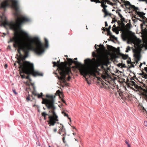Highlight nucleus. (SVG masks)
Returning <instances> with one entry per match:
<instances>
[{
  "instance_id": "1",
  "label": "nucleus",
  "mask_w": 147,
  "mask_h": 147,
  "mask_svg": "<svg viewBox=\"0 0 147 147\" xmlns=\"http://www.w3.org/2000/svg\"><path fill=\"white\" fill-rule=\"evenodd\" d=\"M7 10H0V24L1 26L9 27L11 29L16 30L17 28H20L23 24L31 21L30 19L22 12L21 10H12L15 22H8L5 18V13Z\"/></svg>"
},
{
  "instance_id": "2",
  "label": "nucleus",
  "mask_w": 147,
  "mask_h": 147,
  "mask_svg": "<svg viewBox=\"0 0 147 147\" xmlns=\"http://www.w3.org/2000/svg\"><path fill=\"white\" fill-rule=\"evenodd\" d=\"M32 94L34 96H37L38 98H42V103L45 105L49 111L48 114H47L45 112H42V115L44 117L45 119L46 117L48 116L49 120L48 124L50 126H54L56 122L58 121V116L55 112L56 109V107L55 106V96L53 95L47 94L46 96V98H45L43 97L44 96L42 92L40 94L33 92Z\"/></svg>"
},
{
  "instance_id": "3",
  "label": "nucleus",
  "mask_w": 147,
  "mask_h": 147,
  "mask_svg": "<svg viewBox=\"0 0 147 147\" xmlns=\"http://www.w3.org/2000/svg\"><path fill=\"white\" fill-rule=\"evenodd\" d=\"M13 42V46L17 49L18 55L17 54L16 55L18 57V63L21 68L24 67V60L27 58L28 56L29 49L20 40L18 41L14 38H11L9 42Z\"/></svg>"
},
{
  "instance_id": "4",
  "label": "nucleus",
  "mask_w": 147,
  "mask_h": 147,
  "mask_svg": "<svg viewBox=\"0 0 147 147\" xmlns=\"http://www.w3.org/2000/svg\"><path fill=\"white\" fill-rule=\"evenodd\" d=\"M25 70L24 71L25 74L27 75L26 76L25 78L29 80L30 81H31L30 78V75H32L34 76H43V74L39 71L35 70L34 68V64L29 61H25Z\"/></svg>"
},
{
  "instance_id": "5",
  "label": "nucleus",
  "mask_w": 147,
  "mask_h": 147,
  "mask_svg": "<svg viewBox=\"0 0 147 147\" xmlns=\"http://www.w3.org/2000/svg\"><path fill=\"white\" fill-rule=\"evenodd\" d=\"M67 55H65V57H67V60L65 59V86L66 85L65 82V79L68 81H69L71 78V77L69 75L70 74H71V66L72 63H74L76 65V64H79L80 65L82 64L81 63L78 62V61H75L72 59L68 58Z\"/></svg>"
},
{
  "instance_id": "6",
  "label": "nucleus",
  "mask_w": 147,
  "mask_h": 147,
  "mask_svg": "<svg viewBox=\"0 0 147 147\" xmlns=\"http://www.w3.org/2000/svg\"><path fill=\"white\" fill-rule=\"evenodd\" d=\"M52 63L53 64V67L57 66V69L60 75L59 78V80L64 82V63L61 62V63H60L59 60L57 62L55 61H53Z\"/></svg>"
},
{
  "instance_id": "7",
  "label": "nucleus",
  "mask_w": 147,
  "mask_h": 147,
  "mask_svg": "<svg viewBox=\"0 0 147 147\" xmlns=\"http://www.w3.org/2000/svg\"><path fill=\"white\" fill-rule=\"evenodd\" d=\"M37 38L39 41V44L35 46L32 45V49L36 54L40 55L43 54L45 52L44 45L42 42L39 40L38 38Z\"/></svg>"
},
{
  "instance_id": "8",
  "label": "nucleus",
  "mask_w": 147,
  "mask_h": 147,
  "mask_svg": "<svg viewBox=\"0 0 147 147\" xmlns=\"http://www.w3.org/2000/svg\"><path fill=\"white\" fill-rule=\"evenodd\" d=\"M91 1L94 2L96 3H101V6L104 9H106L107 6L106 5V3L107 4L113 5V4L109 0H90Z\"/></svg>"
},
{
  "instance_id": "9",
  "label": "nucleus",
  "mask_w": 147,
  "mask_h": 147,
  "mask_svg": "<svg viewBox=\"0 0 147 147\" xmlns=\"http://www.w3.org/2000/svg\"><path fill=\"white\" fill-rule=\"evenodd\" d=\"M9 0H5L2 1L0 4V8L5 9L9 7L10 5L9 3Z\"/></svg>"
},
{
  "instance_id": "10",
  "label": "nucleus",
  "mask_w": 147,
  "mask_h": 147,
  "mask_svg": "<svg viewBox=\"0 0 147 147\" xmlns=\"http://www.w3.org/2000/svg\"><path fill=\"white\" fill-rule=\"evenodd\" d=\"M124 4L127 9H139L138 7L131 5L128 1H125Z\"/></svg>"
},
{
  "instance_id": "11",
  "label": "nucleus",
  "mask_w": 147,
  "mask_h": 147,
  "mask_svg": "<svg viewBox=\"0 0 147 147\" xmlns=\"http://www.w3.org/2000/svg\"><path fill=\"white\" fill-rule=\"evenodd\" d=\"M11 3V7L14 9H19V6L18 1L17 0H10Z\"/></svg>"
},
{
  "instance_id": "12",
  "label": "nucleus",
  "mask_w": 147,
  "mask_h": 147,
  "mask_svg": "<svg viewBox=\"0 0 147 147\" xmlns=\"http://www.w3.org/2000/svg\"><path fill=\"white\" fill-rule=\"evenodd\" d=\"M81 74L84 77L85 80L87 82L88 81V78H86V76H87L88 74V71L87 69L84 68L81 69L80 71Z\"/></svg>"
},
{
  "instance_id": "13",
  "label": "nucleus",
  "mask_w": 147,
  "mask_h": 147,
  "mask_svg": "<svg viewBox=\"0 0 147 147\" xmlns=\"http://www.w3.org/2000/svg\"><path fill=\"white\" fill-rule=\"evenodd\" d=\"M102 11L104 12L105 14V15L104 16V18H105L107 16H111L112 14L111 13H109L108 11H107V10H102Z\"/></svg>"
},
{
  "instance_id": "14",
  "label": "nucleus",
  "mask_w": 147,
  "mask_h": 147,
  "mask_svg": "<svg viewBox=\"0 0 147 147\" xmlns=\"http://www.w3.org/2000/svg\"><path fill=\"white\" fill-rule=\"evenodd\" d=\"M56 94L57 95H58L59 96H60L61 95L63 97V93L59 90H58L57 91L56 93Z\"/></svg>"
},
{
  "instance_id": "15",
  "label": "nucleus",
  "mask_w": 147,
  "mask_h": 147,
  "mask_svg": "<svg viewBox=\"0 0 147 147\" xmlns=\"http://www.w3.org/2000/svg\"><path fill=\"white\" fill-rule=\"evenodd\" d=\"M90 60H91L90 59H89V58H88V59H85L84 60V63L86 65H88L89 63V62L88 61H90Z\"/></svg>"
},
{
  "instance_id": "16",
  "label": "nucleus",
  "mask_w": 147,
  "mask_h": 147,
  "mask_svg": "<svg viewBox=\"0 0 147 147\" xmlns=\"http://www.w3.org/2000/svg\"><path fill=\"white\" fill-rule=\"evenodd\" d=\"M137 14L140 17H142L145 15V13L143 12H137Z\"/></svg>"
},
{
  "instance_id": "17",
  "label": "nucleus",
  "mask_w": 147,
  "mask_h": 147,
  "mask_svg": "<svg viewBox=\"0 0 147 147\" xmlns=\"http://www.w3.org/2000/svg\"><path fill=\"white\" fill-rule=\"evenodd\" d=\"M44 39L46 45V48H47L48 47L49 45L48 41L46 38H45Z\"/></svg>"
},
{
  "instance_id": "18",
  "label": "nucleus",
  "mask_w": 147,
  "mask_h": 147,
  "mask_svg": "<svg viewBox=\"0 0 147 147\" xmlns=\"http://www.w3.org/2000/svg\"><path fill=\"white\" fill-rule=\"evenodd\" d=\"M139 74L141 76H144V78L145 79H146L147 78V74H146L144 73H140Z\"/></svg>"
},
{
  "instance_id": "19",
  "label": "nucleus",
  "mask_w": 147,
  "mask_h": 147,
  "mask_svg": "<svg viewBox=\"0 0 147 147\" xmlns=\"http://www.w3.org/2000/svg\"><path fill=\"white\" fill-rule=\"evenodd\" d=\"M122 58L123 59H127L128 57V55H124L123 54L122 55Z\"/></svg>"
},
{
  "instance_id": "20",
  "label": "nucleus",
  "mask_w": 147,
  "mask_h": 147,
  "mask_svg": "<svg viewBox=\"0 0 147 147\" xmlns=\"http://www.w3.org/2000/svg\"><path fill=\"white\" fill-rule=\"evenodd\" d=\"M121 10H116V12L117 13H118L119 17L121 18L123 17L122 15L119 13V11H121Z\"/></svg>"
},
{
  "instance_id": "21",
  "label": "nucleus",
  "mask_w": 147,
  "mask_h": 147,
  "mask_svg": "<svg viewBox=\"0 0 147 147\" xmlns=\"http://www.w3.org/2000/svg\"><path fill=\"white\" fill-rule=\"evenodd\" d=\"M107 36L110 35L112 37V33L110 31V30H107Z\"/></svg>"
},
{
  "instance_id": "22",
  "label": "nucleus",
  "mask_w": 147,
  "mask_h": 147,
  "mask_svg": "<svg viewBox=\"0 0 147 147\" xmlns=\"http://www.w3.org/2000/svg\"><path fill=\"white\" fill-rule=\"evenodd\" d=\"M130 50V48L129 46H128L126 48V50L125 51V52L127 53Z\"/></svg>"
},
{
  "instance_id": "23",
  "label": "nucleus",
  "mask_w": 147,
  "mask_h": 147,
  "mask_svg": "<svg viewBox=\"0 0 147 147\" xmlns=\"http://www.w3.org/2000/svg\"><path fill=\"white\" fill-rule=\"evenodd\" d=\"M129 59L127 61V63L128 64H131V58L130 57H129Z\"/></svg>"
},
{
  "instance_id": "24",
  "label": "nucleus",
  "mask_w": 147,
  "mask_h": 147,
  "mask_svg": "<svg viewBox=\"0 0 147 147\" xmlns=\"http://www.w3.org/2000/svg\"><path fill=\"white\" fill-rule=\"evenodd\" d=\"M121 21L123 22H127V21H125V18H123V16L121 18Z\"/></svg>"
},
{
  "instance_id": "25",
  "label": "nucleus",
  "mask_w": 147,
  "mask_h": 147,
  "mask_svg": "<svg viewBox=\"0 0 147 147\" xmlns=\"http://www.w3.org/2000/svg\"><path fill=\"white\" fill-rule=\"evenodd\" d=\"M65 117H66L70 120V122L71 121V118L68 117V114L65 113Z\"/></svg>"
},
{
  "instance_id": "26",
  "label": "nucleus",
  "mask_w": 147,
  "mask_h": 147,
  "mask_svg": "<svg viewBox=\"0 0 147 147\" xmlns=\"http://www.w3.org/2000/svg\"><path fill=\"white\" fill-rule=\"evenodd\" d=\"M20 76H21L22 79H24V78H26V76L25 74L22 75L21 74Z\"/></svg>"
},
{
  "instance_id": "27",
  "label": "nucleus",
  "mask_w": 147,
  "mask_h": 147,
  "mask_svg": "<svg viewBox=\"0 0 147 147\" xmlns=\"http://www.w3.org/2000/svg\"><path fill=\"white\" fill-rule=\"evenodd\" d=\"M140 54H139V55H138V61L136 62L137 63L138 62V61H139L140 60Z\"/></svg>"
},
{
  "instance_id": "28",
  "label": "nucleus",
  "mask_w": 147,
  "mask_h": 147,
  "mask_svg": "<svg viewBox=\"0 0 147 147\" xmlns=\"http://www.w3.org/2000/svg\"><path fill=\"white\" fill-rule=\"evenodd\" d=\"M121 37H122V39L123 40V41H125L126 40V38H124V36H123L122 35V34L121 35Z\"/></svg>"
},
{
  "instance_id": "29",
  "label": "nucleus",
  "mask_w": 147,
  "mask_h": 147,
  "mask_svg": "<svg viewBox=\"0 0 147 147\" xmlns=\"http://www.w3.org/2000/svg\"><path fill=\"white\" fill-rule=\"evenodd\" d=\"M125 143L127 145L128 147H131V146L130 144L127 142V141H126L125 142Z\"/></svg>"
},
{
  "instance_id": "30",
  "label": "nucleus",
  "mask_w": 147,
  "mask_h": 147,
  "mask_svg": "<svg viewBox=\"0 0 147 147\" xmlns=\"http://www.w3.org/2000/svg\"><path fill=\"white\" fill-rule=\"evenodd\" d=\"M32 85L33 87V89L34 90V91H35V90H36V87L35 86L34 84H32Z\"/></svg>"
},
{
  "instance_id": "31",
  "label": "nucleus",
  "mask_w": 147,
  "mask_h": 147,
  "mask_svg": "<svg viewBox=\"0 0 147 147\" xmlns=\"http://www.w3.org/2000/svg\"><path fill=\"white\" fill-rule=\"evenodd\" d=\"M112 38H114L115 40H117V38L115 37L114 35H112Z\"/></svg>"
},
{
  "instance_id": "32",
  "label": "nucleus",
  "mask_w": 147,
  "mask_h": 147,
  "mask_svg": "<svg viewBox=\"0 0 147 147\" xmlns=\"http://www.w3.org/2000/svg\"><path fill=\"white\" fill-rule=\"evenodd\" d=\"M26 99L28 101H32V100H30V97L29 96H27Z\"/></svg>"
},
{
  "instance_id": "33",
  "label": "nucleus",
  "mask_w": 147,
  "mask_h": 147,
  "mask_svg": "<svg viewBox=\"0 0 147 147\" xmlns=\"http://www.w3.org/2000/svg\"><path fill=\"white\" fill-rule=\"evenodd\" d=\"M142 110L144 111V112L146 113V111H147L146 110V109H145L144 107L142 106Z\"/></svg>"
},
{
  "instance_id": "34",
  "label": "nucleus",
  "mask_w": 147,
  "mask_h": 147,
  "mask_svg": "<svg viewBox=\"0 0 147 147\" xmlns=\"http://www.w3.org/2000/svg\"><path fill=\"white\" fill-rule=\"evenodd\" d=\"M117 21V20L116 19H113L112 21V22H111V23H115V22H116Z\"/></svg>"
},
{
  "instance_id": "35",
  "label": "nucleus",
  "mask_w": 147,
  "mask_h": 147,
  "mask_svg": "<svg viewBox=\"0 0 147 147\" xmlns=\"http://www.w3.org/2000/svg\"><path fill=\"white\" fill-rule=\"evenodd\" d=\"M22 32L24 33V34L26 36H29L28 34V33H27L26 32H25V31H22Z\"/></svg>"
},
{
  "instance_id": "36",
  "label": "nucleus",
  "mask_w": 147,
  "mask_h": 147,
  "mask_svg": "<svg viewBox=\"0 0 147 147\" xmlns=\"http://www.w3.org/2000/svg\"><path fill=\"white\" fill-rule=\"evenodd\" d=\"M144 125L145 126L147 127V121H144Z\"/></svg>"
},
{
  "instance_id": "37",
  "label": "nucleus",
  "mask_w": 147,
  "mask_h": 147,
  "mask_svg": "<svg viewBox=\"0 0 147 147\" xmlns=\"http://www.w3.org/2000/svg\"><path fill=\"white\" fill-rule=\"evenodd\" d=\"M116 22H117L118 24L119 25H120L121 24V22H120V20H118V21L117 20V21Z\"/></svg>"
},
{
  "instance_id": "38",
  "label": "nucleus",
  "mask_w": 147,
  "mask_h": 147,
  "mask_svg": "<svg viewBox=\"0 0 147 147\" xmlns=\"http://www.w3.org/2000/svg\"><path fill=\"white\" fill-rule=\"evenodd\" d=\"M13 91L15 94H17V93L16 92L15 90H13Z\"/></svg>"
},
{
  "instance_id": "39",
  "label": "nucleus",
  "mask_w": 147,
  "mask_h": 147,
  "mask_svg": "<svg viewBox=\"0 0 147 147\" xmlns=\"http://www.w3.org/2000/svg\"><path fill=\"white\" fill-rule=\"evenodd\" d=\"M105 27H107V26H108V24H107V22L106 21V22H105Z\"/></svg>"
},
{
  "instance_id": "40",
  "label": "nucleus",
  "mask_w": 147,
  "mask_h": 147,
  "mask_svg": "<svg viewBox=\"0 0 147 147\" xmlns=\"http://www.w3.org/2000/svg\"><path fill=\"white\" fill-rule=\"evenodd\" d=\"M121 25L123 27H124L125 26V24L123 22L121 23Z\"/></svg>"
},
{
  "instance_id": "41",
  "label": "nucleus",
  "mask_w": 147,
  "mask_h": 147,
  "mask_svg": "<svg viewBox=\"0 0 147 147\" xmlns=\"http://www.w3.org/2000/svg\"><path fill=\"white\" fill-rule=\"evenodd\" d=\"M131 83H132V84H133V85H134L136 84V83L135 82H134V81H131Z\"/></svg>"
},
{
  "instance_id": "42",
  "label": "nucleus",
  "mask_w": 147,
  "mask_h": 147,
  "mask_svg": "<svg viewBox=\"0 0 147 147\" xmlns=\"http://www.w3.org/2000/svg\"><path fill=\"white\" fill-rule=\"evenodd\" d=\"M111 28V25H110L109 26L108 28L107 29V30H110Z\"/></svg>"
},
{
  "instance_id": "43",
  "label": "nucleus",
  "mask_w": 147,
  "mask_h": 147,
  "mask_svg": "<svg viewBox=\"0 0 147 147\" xmlns=\"http://www.w3.org/2000/svg\"><path fill=\"white\" fill-rule=\"evenodd\" d=\"M144 70L147 73V67H145L144 68Z\"/></svg>"
},
{
  "instance_id": "44",
  "label": "nucleus",
  "mask_w": 147,
  "mask_h": 147,
  "mask_svg": "<svg viewBox=\"0 0 147 147\" xmlns=\"http://www.w3.org/2000/svg\"><path fill=\"white\" fill-rule=\"evenodd\" d=\"M112 30L113 32H115V29L114 28H113L112 29Z\"/></svg>"
},
{
  "instance_id": "45",
  "label": "nucleus",
  "mask_w": 147,
  "mask_h": 147,
  "mask_svg": "<svg viewBox=\"0 0 147 147\" xmlns=\"http://www.w3.org/2000/svg\"><path fill=\"white\" fill-rule=\"evenodd\" d=\"M131 67H134L135 66L132 63L131 64Z\"/></svg>"
},
{
  "instance_id": "46",
  "label": "nucleus",
  "mask_w": 147,
  "mask_h": 147,
  "mask_svg": "<svg viewBox=\"0 0 147 147\" xmlns=\"http://www.w3.org/2000/svg\"><path fill=\"white\" fill-rule=\"evenodd\" d=\"M3 34L4 35L3 36L2 35V36H3V37H4L6 35V34L4 33H3Z\"/></svg>"
},
{
  "instance_id": "47",
  "label": "nucleus",
  "mask_w": 147,
  "mask_h": 147,
  "mask_svg": "<svg viewBox=\"0 0 147 147\" xmlns=\"http://www.w3.org/2000/svg\"><path fill=\"white\" fill-rule=\"evenodd\" d=\"M62 140L63 142L64 143V136H63L62 138Z\"/></svg>"
},
{
  "instance_id": "48",
  "label": "nucleus",
  "mask_w": 147,
  "mask_h": 147,
  "mask_svg": "<svg viewBox=\"0 0 147 147\" xmlns=\"http://www.w3.org/2000/svg\"><path fill=\"white\" fill-rule=\"evenodd\" d=\"M139 1H145L147 2V0H138Z\"/></svg>"
},
{
  "instance_id": "49",
  "label": "nucleus",
  "mask_w": 147,
  "mask_h": 147,
  "mask_svg": "<svg viewBox=\"0 0 147 147\" xmlns=\"http://www.w3.org/2000/svg\"><path fill=\"white\" fill-rule=\"evenodd\" d=\"M142 64H143V63H140V65H139V67L140 68L141 67L142 65Z\"/></svg>"
},
{
  "instance_id": "50",
  "label": "nucleus",
  "mask_w": 147,
  "mask_h": 147,
  "mask_svg": "<svg viewBox=\"0 0 147 147\" xmlns=\"http://www.w3.org/2000/svg\"><path fill=\"white\" fill-rule=\"evenodd\" d=\"M87 83L89 84V85H90L91 84V83H90V82H89L88 81H87Z\"/></svg>"
},
{
  "instance_id": "51",
  "label": "nucleus",
  "mask_w": 147,
  "mask_h": 147,
  "mask_svg": "<svg viewBox=\"0 0 147 147\" xmlns=\"http://www.w3.org/2000/svg\"><path fill=\"white\" fill-rule=\"evenodd\" d=\"M136 19H137V20H140V21H141V22H142V20H140V18H136Z\"/></svg>"
},
{
  "instance_id": "52",
  "label": "nucleus",
  "mask_w": 147,
  "mask_h": 147,
  "mask_svg": "<svg viewBox=\"0 0 147 147\" xmlns=\"http://www.w3.org/2000/svg\"><path fill=\"white\" fill-rule=\"evenodd\" d=\"M99 45H98L97 46V45L96 44L95 46H94V47L95 48V49H96V46H98Z\"/></svg>"
},
{
  "instance_id": "53",
  "label": "nucleus",
  "mask_w": 147,
  "mask_h": 147,
  "mask_svg": "<svg viewBox=\"0 0 147 147\" xmlns=\"http://www.w3.org/2000/svg\"><path fill=\"white\" fill-rule=\"evenodd\" d=\"M141 25V28L142 29V28H143V25L141 24V25Z\"/></svg>"
},
{
  "instance_id": "54",
  "label": "nucleus",
  "mask_w": 147,
  "mask_h": 147,
  "mask_svg": "<svg viewBox=\"0 0 147 147\" xmlns=\"http://www.w3.org/2000/svg\"><path fill=\"white\" fill-rule=\"evenodd\" d=\"M57 131V129H54V131L55 132H56Z\"/></svg>"
},
{
  "instance_id": "55",
  "label": "nucleus",
  "mask_w": 147,
  "mask_h": 147,
  "mask_svg": "<svg viewBox=\"0 0 147 147\" xmlns=\"http://www.w3.org/2000/svg\"><path fill=\"white\" fill-rule=\"evenodd\" d=\"M62 113L63 114H64V110H63V111H62Z\"/></svg>"
},
{
  "instance_id": "56",
  "label": "nucleus",
  "mask_w": 147,
  "mask_h": 147,
  "mask_svg": "<svg viewBox=\"0 0 147 147\" xmlns=\"http://www.w3.org/2000/svg\"><path fill=\"white\" fill-rule=\"evenodd\" d=\"M121 65V64L119 63L118 65V66L119 67H120Z\"/></svg>"
},
{
  "instance_id": "57",
  "label": "nucleus",
  "mask_w": 147,
  "mask_h": 147,
  "mask_svg": "<svg viewBox=\"0 0 147 147\" xmlns=\"http://www.w3.org/2000/svg\"><path fill=\"white\" fill-rule=\"evenodd\" d=\"M144 30H145V31H146V33H147V29H146V28H145L144 29Z\"/></svg>"
},
{
  "instance_id": "58",
  "label": "nucleus",
  "mask_w": 147,
  "mask_h": 147,
  "mask_svg": "<svg viewBox=\"0 0 147 147\" xmlns=\"http://www.w3.org/2000/svg\"><path fill=\"white\" fill-rule=\"evenodd\" d=\"M122 67H126L125 66V64H124Z\"/></svg>"
},
{
  "instance_id": "59",
  "label": "nucleus",
  "mask_w": 147,
  "mask_h": 147,
  "mask_svg": "<svg viewBox=\"0 0 147 147\" xmlns=\"http://www.w3.org/2000/svg\"><path fill=\"white\" fill-rule=\"evenodd\" d=\"M113 27H114V28H116V25L115 24H114L113 26Z\"/></svg>"
},
{
  "instance_id": "60",
  "label": "nucleus",
  "mask_w": 147,
  "mask_h": 147,
  "mask_svg": "<svg viewBox=\"0 0 147 147\" xmlns=\"http://www.w3.org/2000/svg\"><path fill=\"white\" fill-rule=\"evenodd\" d=\"M144 17L145 18V19H146V22L147 23V18H146L144 16Z\"/></svg>"
},
{
  "instance_id": "61",
  "label": "nucleus",
  "mask_w": 147,
  "mask_h": 147,
  "mask_svg": "<svg viewBox=\"0 0 147 147\" xmlns=\"http://www.w3.org/2000/svg\"><path fill=\"white\" fill-rule=\"evenodd\" d=\"M7 65H5V68H6V67H7Z\"/></svg>"
},
{
  "instance_id": "62",
  "label": "nucleus",
  "mask_w": 147,
  "mask_h": 147,
  "mask_svg": "<svg viewBox=\"0 0 147 147\" xmlns=\"http://www.w3.org/2000/svg\"><path fill=\"white\" fill-rule=\"evenodd\" d=\"M67 146V147H68V145L67 144H65V146Z\"/></svg>"
},
{
  "instance_id": "63",
  "label": "nucleus",
  "mask_w": 147,
  "mask_h": 147,
  "mask_svg": "<svg viewBox=\"0 0 147 147\" xmlns=\"http://www.w3.org/2000/svg\"><path fill=\"white\" fill-rule=\"evenodd\" d=\"M119 33V31H117V32H116V34H118Z\"/></svg>"
},
{
  "instance_id": "64",
  "label": "nucleus",
  "mask_w": 147,
  "mask_h": 147,
  "mask_svg": "<svg viewBox=\"0 0 147 147\" xmlns=\"http://www.w3.org/2000/svg\"><path fill=\"white\" fill-rule=\"evenodd\" d=\"M8 48L10 49L11 48V47L10 46H8Z\"/></svg>"
}]
</instances>
